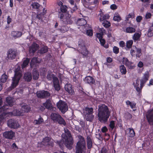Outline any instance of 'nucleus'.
Here are the masks:
<instances>
[{"instance_id": "18", "label": "nucleus", "mask_w": 153, "mask_h": 153, "mask_svg": "<svg viewBox=\"0 0 153 153\" xmlns=\"http://www.w3.org/2000/svg\"><path fill=\"white\" fill-rule=\"evenodd\" d=\"M41 12H39L37 13L36 16V18L40 20L41 21H43V18L45 17L44 16L47 13V10H39Z\"/></svg>"}, {"instance_id": "19", "label": "nucleus", "mask_w": 153, "mask_h": 153, "mask_svg": "<svg viewBox=\"0 0 153 153\" xmlns=\"http://www.w3.org/2000/svg\"><path fill=\"white\" fill-rule=\"evenodd\" d=\"M31 6L33 9H39L42 10H45V9H46L45 4H44L43 6H41L37 2L33 3L31 4Z\"/></svg>"}, {"instance_id": "16", "label": "nucleus", "mask_w": 153, "mask_h": 153, "mask_svg": "<svg viewBox=\"0 0 153 153\" xmlns=\"http://www.w3.org/2000/svg\"><path fill=\"white\" fill-rule=\"evenodd\" d=\"M39 47V45L38 44L35 42H33L29 48L30 53L33 54L37 51Z\"/></svg>"}, {"instance_id": "53", "label": "nucleus", "mask_w": 153, "mask_h": 153, "mask_svg": "<svg viewBox=\"0 0 153 153\" xmlns=\"http://www.w3.org/2000/svg\"><path fill=\"white\" fill-rule=\"evenodd\" d=\"M22 108L24 109L23 110L26 112H28L30 110V108L27 105H24L22 107Z\"/></svg>"}, {"instance_id": "3", "label": "nucleus", "mask_w": 153, "mask_h": 153, "mask_svg": "<svg viewBox=\"0 0 153 153\" xmlns=\"http://www.w3.org/2000/svg\"><path fill=\"white\" fill-rule=\"evenodd\" d=\"M65 134H62V136L65 140V145L69 149H72L74 141L70 131L67 129L65 130Z\"/></svg>"}, {"instance_id": "9", "label": "nucleus", "mask_w": 153, "mask_h": 153, "mask_svg": "<svg viewBox=\"0 0 153 153\" xmlns=\"http://www.w3.org/2000/svg\"><path fill=\"white\" fill-rule=\"evenodd\" d=\"M8 126L11 128L16 129L19 127L20 125L18 121L14 119H10L7 121Z\"/></svg>"}, {"instance_id": "7", "label": "nucleus", "mask_w": 153, "mask_h": 153, "mask_svg": "<svg viewBox=\"0 0 153 153\" xmlns=\"http://www.w3.org/2000/svg\"><path fill=\"white\" fill-rule=\"evenodd\" d=\"M59 110L63 114H65L68 110L67 104L62 100H59L56 104Z\"/></svg>"}, {"instance_id": "52", "label": "nucleus", "mask_w": 153, "mask_h": 153, "mask_svg": "<svg viewBox=\"0 0 153 153\" xmlns=\"http://www.w3.org/2000/svg\"><path fill=\"white\" fill-rule=\"evenodd\" d=\"M62 3L60 1L58 3V5L60 7V10H66L68 9V7L66 6L62 5Z\"/></svg>"}, {"instance_id": "4", "label": "nucleus", "mask_w": 153, "mask_h": 153, "mask_svg": "<svg viewBox=\"0 0 153 153\" xmlns=\"http://www.w3.org/2000/svg\"><path fill=\"white\" fill-rule=\"evenodd\" d=\"M79 140L75 147L76 153H82L86 148L85 140L84 137L81 135L77 136Z\"/></svg>"}, {"instance_id": "12", "label": "nucleus", "mask_w": 153, "mask_h": 153, "mask_svg": "<svg viewBox=\"0 0 153 153\" xmlns=\"http://www.w3.org/2000/svg\"><path fill=\"white\" fill-rule=\"evenodd\" d=\"M9 108L8 105H3L2 107L1 108V111H3L4 113V115L6 118L7 117H11L13 115V113L12 112H7V110Z\"/></svg>"}, {"instance_id": "36", "label": "nucleus", "mask_w": 153, "mask_h": 153, "mask_svg": "<svg viewBox=\"0 0 153 153\" xmlns=\"http://www.w3.org/2000/svg\"><path fill=\"white\" fill-rule=\"evenodd\" d=\"M30 61V59L27 58L23 61L22 64L21 65V67L22 69H24L28 65Z\"/></svg>"}, {"instance_id": "60", "label": "nucleus", "mask_w": 153, "mask_h": 153, "mask_svg": "<svg viewBox=\"0 0 153 153\" xmlns=\"http://www.w3.org/2000/svg\"><path fill=\"white\" fill-rule=\"evenodd\" d=\"M135 50H136L135 49L134 47H133V48L131 49L130 51V54L132 56H135Z\"/></svg>"}, {"instance_id": "14", "label": "nucleus", "mask_w": 153, "mask_h": 153, "mask_svg": "<svg viewBox=\"0 0 153 153\" xmlns=\"http://www.w3.org/2000/svg\"><path fill=\"white\" fill-rule=\"evenodd\" d=\"M15 134V132L12 131H6L3 133V136L6 138L12 139Z\"/></svg>"}, {"instance_id": "43", "label": "nucleus", "mask_w": 153, "mask_h": 153, "mask_svg": "<svg viewBox=\"0 0 153 153\" xmlns=\"http://www.w3.org/2000/svg\"><path fill=\"white\" fill-rule=\"evenodd\" d=\"M100 44L101 46H103L105 48H108L109 47V45L108 44L105 45V40L103 39H99Z\"/></svg>"}, {"instance_id": "23", "label": "nucleus", "mask_w": 153, "mask_h": 153, "mask_svg": "<svg viewBox=\"0 0 153 153\" xmlns=\"http://www.w3.org/2000/svg\"><path fill=\"white\" fill-rule=\"evenodd\" d=\"M24 79L26 81L30 82L32 79V75L31 73L29 72L25 73L24 75Z\"/></svg>"}, {"instance_id": "2", "label": "nucleus", "mask_w": 153, "mask_h": 153, "mask_svg": "<svg viewBox=\"0 0 153 153\" xmlns=\"http://www.w3.org/2000/svg\"><path fill=\"white\" fill-rule=\"evenodd\" d=\"M58 13L59 17L61 19L63 24L66 25L72 24L73 22L71 19V16L68 10H60Z\"/></svg>"}, {"instance_id": "49", "label": "nucleus", "mask_w": 153, "mask_h": 153, "mask_svg": "<svg viewBox=\"0 0 153 153\" xmlns=\"http://www.w3.org/2000/svg\"><path fill=\"white\" fill-rule=\"evenodd\" d=\"M69 2L72 5V7L73 8L74 10L77 9L78 8L76 4H74V1L73 0H69Z\"/></svg>"}, {"instance_id": "39", "label": "nucleus", "mask_w": 153, "mask_h": 153, "mask_svg": "<svg viewBox=\"0 0 153 153\" xmlns=\"http://www.w3.org/2000/svg\"><path fill=\"white\" fill-rule=\"evenodd\" d=\"M93 108H92L86 107L85 108L84 113L85 114H93Z\"/></svg>"}, {"instance_id": "30", "label": "nucleus", "mask_w": 153, "mask_h": 153, "mask_svg": "<svg viewBox=\"0 0 153 153\" xmlns=\"http://www.w3.org/2000/svg\"><path fill=\"white\" fill-rule=\"evenodd\" d=\"M43 105L46 108L48 109H51L52 107V104L51 101L49 99L47 100L46 102L44 103Z\"/></svg>"}, {"instance_id": "44", "label": "nucleus", "mask_w": 153, "mask_h": 153, "mask_svg": "<svg viewBox=\"0 0 153 153\" xmlns=\"http://www.w3.org/2000/svg\"><path fill=\"white\" fill-rule=\"evenodd\" d=\"M57 143L59 145L60 148L63 150L64 149V144H65V141H64L62 139L57 141Z\"/></svg>"}, {"instance_id": "61", "label": "nucleus", "mask_w": 153, "mask_h": 153, "mask_svg": "<svg viewBox=\"0 0 153 153\" xmlns=\"http://www.w3.org/2000/svg\"><path fill=\"white\" fill-rule=\"evenodd\" d=\"M113 51L115 54H118L119 52V48L116 46H114L113 48Z\"/></svg>"}, {"instance_id": "13", "label": "nucleus", "mask_w": 153, "mask_h": 153, "mask_svg": "<svg viewBox=\"0 0 153 153\" xmlns=\"http://www.w3.org/2000/svg\"><path fill=\"white\" fill-rule=\"evenodd\" d=\"M51 139L48 137H46L43 139L41 142L43 145H48L51 147H53L54 145L53 141H51Z\"/></svg>"}, {"instance_id": "51", "label": "nucleus", "mask_w": 153, "mask_h": 153, "mask_svg": "<svg viewBox=\"0 0 153 153\" xmlns=\"http://www.w3.org/2000/svg\"><path fill=\"white\" fill-rule=\"evenodd\" d=\"M46 71V69L44 68H41L39 70L40 74L42 76H45Z\"/></svg>"}, {"instance_id": "50", "label": "nucleus", "mask_w": 153, "mask_h": 153, "mask_svg": "<svg viewBox=\"0 0 153 153\" xmlns=\"http://www.w3.org/2000/svg\"><path fill=\"white\" fill-rule=\"evenodd\" d=\"M102 24L105 28L109 27L111 25L110 22L108 21H104Z\"/></svg>"}, {"instance_id": "57", "label": "nucleus", "mask_w": 153, "mask_h": 153, "mask_svg": "<svg viewBox=\"0 0 153 153\" xmlns=\"http://www.w3.org/2000/svg\"><path fill=\"white\" fill-rule=\"evenodd\" d=\"M115 121L114 120H111L110 121L109 125L110 127L113 130L115 127Z\"/></svg>"}, {"instance_id": "32", "label": "nucleus", "mask_w": 153, "mask_h": 153, "mask_svg": "<svg viewBox=\"0 0 153 153\" xmlns=\"http://www.w3.org/2000/svg\"><path fill=\"white\" fill-rule=\"evenodd\" d=\"M58 30L62 33H64L67 31L69 30L68 27L66 25H63L60 27L58 29Z\"/></svg>"}, {"instance_id": "17", "label": "nucleus", "mask_w": 153, "mask_h": 153, "mask_svg": "<svg viewBox=\"0 0 153 153\" xmlns=\"http://www.w3.org/2000/svg\"><path fill=\"white\" fill-rule=\"evenodd\" d=\"M124 31L127 33H132L136 31L135 27L133 24H131L129 27H127Z\"/></svg>"}, {"instance_id": "45", "label": "nucleus", "mask_w": 153, "mask_h": 153, "mask_svg": "<svg viewBox=\"0 0 153 153\" xmlns=\"http://www.w3.org/2000/svg\"><path fill=\"white\" fill-rule=\"evenodd\" d=\"M147 35L149 37H152L153 36V23L152 24V25L149 29Z\"/></svg>"}, {"instance_id": "59", "label": "nucleus", "mask_w": 153, "mask_h": 153, "mask_svg": "<svg viewBox=\"0 0 153 153\" xmlns=\"http://www.w3.org/2000/svg\"><path fill=\"white\" fill-rule=\"evenodd\" d=\"M113 20L115 21L119 22L121 20L120 17L119 16H115L113 17Z\"/></svg>"}, {"instance_id": "38", "label": "nucleus", "mask_w": 153, "mask_h": 153, "mask_svg": "<svg viewBox=\"0 0 153 153\" xmlns=\"http://www.w3.org/2000/svg\"><path fill=\"white\" fill-rule=\"evenodd\" d=\"M48 51V48L46 46L41 48L39 51V52L40 54H44L47 53Z\"/></svg>"}, {"instance_id": "41", "label": "nucleus", "mask_w": 153, "mask_h": 153, "mask_svg": "<svg viewBox=\"0 0 153 153\" xmlns=\"http://www.w3.org/2000/svg\"><path fill=\"white\" fill-rule=\"evenodd\" d=\"M146 117L149 124L152 126L153 129V115H148Z\"/></svg>"}, {"instance_id": "28", "label": "nucleus", "mask_w": 153, "mask_h": 153, "mask_svg": "<svg viewBox=\"0 0 153 153\" xmlns=\"http://www.w3.org/2000/svg\"><path fill=\"white\" fill-rule=\"evenodd\" d=\"M87 23L86 20L83 18L79 19L76 22V24L79 26H83Z\"/></svg>"}, {"instance_id": "62", "label": "nucleus", "mask_w": 153, "mask_h": 153, "mask_svg": "<svg viewBox=\"0 0 153 153\" xmlns=\"http://www.w3.org/2000/svg\"><path fill=\"white\" fill-rule=\"evenodd\" d=\"M11 148L12 149H14L15 150H17L18 149V147L15 143H14L12 144Z\"/></svg>"}, {"instance_id": "46", "label": "nucleus", "mask_w": 153, "mask_h": 153, "mask_svg": "<svg viewBox=\"0 0 153 153\" xmlns=\"http://www.w3.org/2000/svg\"><path fill=\"white\" fill-rule=\"evenodd\" d=\"M34 123L35 125H40L44 122V120L40 116L38 120H35Z\"/></svg>"}, {"instance_id": "42", "label": "nucleus", "mask_w": 153, "mask_h": 153, "mask_svg": "<svg viewBox=\"0 0 153 153\" xmlns=\"http://www.w3.org/2000/svg\"><path fill=\"white\" fill-rule=\"evenodd\" d=\"M120 71L122 75L126 74L127 73L126 68L124 65H122L119 67Z\"/></svg>"}, {"instance_id": "33", "label": "nucleus", "mask_w": 153, "mask_h": 153, "mask_svg": "<svg viewBox=\"0 0 153 153\" xmlns=\"http://www.w3.org/2000/svg\"><path fill=\"white\" fill-rule=\"evenodd\" d=\"M94 115L93 114H85L84 117L85 118L87 121L91 122L94 118Z\"/></svg>"}, {"instance_id": "56", "label": "nucleus", "mask_w": 153, "mask_h": 153, "mask_svg": "<svg viewBox=\"0 0 153 153\" xmlns=\"http://www.w3.org/2000/svg\"><path fill=\"white\" fill-rule=\"evenodd\" d=\"M36 61L37 59L36 58H33L32 59L30 63V65L31 68H32L33 65L36 63Z\"/></svg>"}, {"instance_id": "64", "label": "nucleus", "mask_w": 153, "mask_h": 153, "mask_svg": "<svg viewBox=\"0 0 153 153\" xmlns=\"http://www.w3.org/2000/svg\"><path fill=\"white\" fill-rule=\"evenodd\" d=\"M103 34L102 33H96V36L99 39H102L103 38Z\"/></svg>"}, {"instance_id": "10", "label": "nucleus", "mask_w": 153, "mask_h": 153, "mask_svg": "<svg viewBox=\"0 0 153 153\" xmlns=\"http://www.w3.org/2000/svg\"><path fill=\"white\" fill-rule=\"evenodd\" d=\"M50 93L47 91L44 90L38 91L36 92L37 97L39 98H45L50 96Z\"/></svg>"}, {"instance_id": "48", "label": "nucleus", "mask_w": 153, "mask_h": 153, "mask_svg": "<svg viewBox=\"0 0 153 153\" xmlns=\"http://www.w3.org/2000/svg\"><path fill=\"white\" fill-rule=\"evenodd\" d=\"M0 112L1 113V114H0V125H1L3 123L4 119L6 118L3 111H2V112L0 111Z\"/></svg>"}, {"instance_id": "47", "label": "nucleus", "mask_w": 153, "mask_h": 153, "mask_svg": "<svg viewBox=\"0 0 153 153\" xmlns=\"http://www.w3.org/2000/svg\"><path fill=\"white\" fill-rule=\"evenodd\" d=\"M8 78L7 76L5 74H4L2 75L1 78H0L1 82L2 83L5 82L7 80Z\"/></svg>"}, {"instance_id": "40", "label": "nucleus", "mask_w": 153, "mask_h": 153, "mask_svg": "<svg viewBox=\"0 0 153 153\" xmlns=\"http://www.w3.org/2000/svg\"><path fill=\"white\" fill-rule=\"evenodd\" d=\"M133 47H134L135 49L136 50L137 53L135 54V56L139 58L142 55V50L140 48H137L135 46H133Z\"/></svg>"}, {"instance_id": "58", "label": "nucleus", "mask_w": 153, "mask_h": 153, "mask_svg": "<svg viewBox=\"0 0 153 153\" xmlns=\"http://www.w3.org/2000/svg\"><path fill=\"white\" fill-rule=\"evenodd\" d=\"M86 34L89 36H92L93 35V30L91 29L88 30L86 31Z\"/></svg>"}, {"instance_id": "27", "label": "nucleus", "mask_w": 153, "mask_h": 153, "mask_svg": "<svg viewBox=\"0 0 153 153\" xmlns=\"http://www.w3.org/2000/svg\"><path fill=\"white\" fill-rule=\"evenodd\" d=\"M65 90L70 94H72L74 91L72 89V85L70 84H67L65 86Z\"/></svg>"}, {"instance_id": "8", "label": "nucleus", "mask_w": 153, "mask_h": 153, "mask_svg": "<svg viewBox=\"0 0 153 153\" xmlns=\"http://www.w3.org/2000/svg\"><path fill=\"white\" fill-rule=\"evenodd\" d=\"M17 54V50L16 49L10 48L7 52V57L9 60H13L15 58Z\"/></svg>"}, {"instance_id": "25", "label": "nucleus", "mask_w": 153, "mask_h": 153, "mask_svg": "<svg viewBox=\"0 0 153 153\" xmlns=\"http://www.w3.org/2000/svg\"><path fill=\"white\" fill-rule=\"evenodd\" d=\"M149 76V74L148 71H146L143 74L142 78L140 80V81L146 83L148 80Z\"/></svg>"}, {"instance_id": "5", "label": "nucleus", "mask_w": 153, "mask_h": 153, "mask_svg": "<svg viewBox=\"0 0 153 153\" xmlns=\"http://www.w3.org/2000/svg\"><path fill=\"white\" fill-rule=\"evenodd\" d=\"M22 76L21 71L18 68L16 69L15 71L14 76L12 80L11 84L10 87L11 90L14 89L17 86Z\"/></svg>"}, {"instance_id": "31", "label": "nucleus", "mask_w": 153, "mask_h": 153, "mask_svg": "<svg viewBox=\"0 0 153 153\" xmlns=\"http://www.w3.org/2000/svg\"><path fill=\"white\" fill-rule=\"evenodd\" d=\"M85 82L89 84H93L95 82L94 78L90 76H86L84 80Z\"/></svg>"}, {"instance_id": "35", "label": "nucleus", "mask_w": 153, "mask_h": 153, "mask_svg": "<svg viewBox=\"0 0 153 153\" xmlns=\"http://www.w3.org/2000/svg\"><path fill=\"white\" fill-rule=\"evenodd\" d=\"M13 98L10 97H7L6 98V102L10 106H13Z\"/></svg>"}, {"instance_id": "15", "label": "nucleus", "mask_w": 153, "mask_h": 153, "mask_svg": "<svg viewBox=\"0 0 153 153\" xmlns=\"http://www.w3.org/2000/svg\"><path fill=\"white\" fill-rule=\"evenodd\" d=\"M123 62L130 69H133L135 68V66L134 65H132L133 62L129 61L127 58H123Z\"/></svg>"}, {"instance_id": "29", "label": "nucleus", "mask_w": 153, "mask_h": 153, "mask_svg": "<svg viewBox=\"0 0 153 153\" xmlns=\"http://www.w3.org/2000/svg\"><path fill=\"white\" fill-rule=\"evenodd\" d=\"M33 78L34 80H37L39 77V73L38 70L34 69L32 73Z\"/></svg>"}, {"instance_id": "26", "label": "nucleus", "mask_w": 153, "mask_h": 153, "mask_svg": "<svg viewBox=\"0 0 153 153\" xmlns=\"http://www.w3.org/2000/svg\"><path fill=\"white\" fill-rule=\"evenodd\" d=\"M91 135H88L86 137L87 146L88 149H90L92 147V141L91 138Z\"/></svg>"}, {"instance_id": "55", "label": "nucleus", "mask_w": 153, "mask_h": 153, "mask_svg": "<svg viewBox=\"0 0 153 153\" xmlns=\"http://www.w3.org/2000/svg\"><path fill=\"white\" fill-rule=\"evenodd\" d=\"M53 76L56 77L54 74H51L50 73H48L47 76V78L49 81H51L52 79H53Z\"/></svg>"}, {"instance_id": "6", "label": "nucleus", "mask_w": 153, "mask_h": 153, "mask_svg": "<svg viewBox=\"0 0 153 153\" xmlns=\"http://www.w3.org/2000/svg\"><path fill=\"white\" fill-rule=\"evenodd\" d=\"M50 117L51 119L54 123H58L60 124L63 125L64 126L66 124L64 119L57 112H55L51 113Z\"/></svg>"}, {"instance_id": "34", "label": "nucleus", "mask_w": 153, "mask_h": 153, "mask_svg": "<svg viewBox=\"0 0 153 153\" xmlns=\"http://www.w3.org/2000/svg\"><path fill=\"white\" fill-rule=\"evenodd\" d=\"M141 36V32H140V33H135L132 36V39L134 42H136L137 41L140 39Z\"/></svg>"}, {"instance_id": "54", "label": "nucleus", "mask_w": 153, "mask_h": 153, "mask_svg": "<svg viewBox=\"0 0 153 153\" xmlns=\"http://www.w3.org/2000/svg\"><path fill=\"white\" fill-rule=\"evenodd\" d=\"M124 117L127 120H130L132 118V115L129 112L126 113Z\"/></svg>"}, {"instance_id": "63", "label": "nucleus", "mask_w": 153, "mask_h": 153, "mask_svg": "<svg viewBox=\"0 0 153 153\" xmlns=\"http://www.w3.org/2000/svg\"><path fill=\"white\" fill-rule=\"evenodd\" d=\"M119 46L120 47L122 48H123L125 47V43L124 41H121L119 42Z\"/></svg>"}, {"instance_id": "24", "label": "nucleus", "mask_w": 153, "mask_h": 153, "mask_svg": "<svg viewBox=\"0 0 153 153\" xmlns=\"http://www.w3.org/2000/svg\"><path fill=\"white\" fill-rule=\"evenodd\" d=\"M133 43V41L132 40H128L126 42V45L124 49L126 51H128L131 48Z\"/></svg>"}, {"instance_id": "11", "label": "nucleus", "mask_w": 153, "mask_h": 153, "mask_svg": "<svg viewBox=\"0 0 153 153\" xmlns=\"http://www.w3.org/2000/svg\"><path fill=\"white\" fill-rule=\"evenodd\" d=\"M53 86L55 90L57 91H59L61 88L60 85L58 78L57 77H53Z\"/></svg>"}, {"instance_id": "37", "label": "nucleus", "mask_w": 153, "mask_h": 153, "mask_svg": "<svg viewBox=\"0 0 153 153\" xmlns=\"http://www.w3.org/2000/svg\"><path fill=\"white\" fill-rule=\"evenodd\" d=\"M127 130L128 131V134L129 137H132L135 136V133L132 128H129L127 129Z\"/></svg>"}, {"instance_id": "22", "label": "nucleus", "mask_w": 153, "mask_h": 153, "mask_svg": "<svg viewBox=\"0 0 153 153\" xmlns=\"http://www.w3.org/2000/svg\"><path fill=\"white\" fill-rule=\"evenodd\" d=\"M22 35V32L20 31H13L11 33V36L15 39L20 37Z\"/></svg>"}, {"instance_id": "20", "label": "nucleus", "mask_w": 153, "mask_h": 153, "mask_svg": "<svg viewBox=\"0 0 153 153\" xmlns=\"http://www.w3.org/2000/svg\"><path fill=\"white\" fill-rule=\"evenodd\" d=\"M78 51L82 55L83 58H87L88 56V55L89 53V51L85 47L82 48L81 50H78Z\"/></svg>"}, {"instance_id": "21", "label": "nucleus", "mask_w": 153, "mask_h": 153, "mask_svg": "<svg viewBox=\"0 0 153 153\" xmlns=\"http://www.w3.org/2000/svg\"><path fill=\"white\" fill-rule=\"evenodd\" d=\"M100 13L99 17L100 21H106V19H109V16L108 14H104L102 12V10H100Z\"/></svg>"}, {"instance_id": "1", "label": "nucleus", "mask_w": 153, "mask_h": 153, "mask_svg": "<svg viewBox=\"0 0 153 153\" xmlns=\"http://www.w3.org/2000/svg\"><path fill=\"white\" fill-rule=\"evenodd\" d=\"M98 108V120L101 122H107L110 115V112L107 106L105 104L99 105Z\"/></svg>"}]
</instances>
